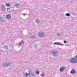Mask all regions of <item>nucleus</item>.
Wrapping results in <instances>:
<instances>
[{
    "label": "nucleus",
    "instance_id": "obj_2",
    "mask_svg": "<svg viewBox=\"0 0 77 77\" xmlns=\"http://www.w3.org/2000/svg\"><path fill=\"white\" fill-rule=\"evenodd\" d=\"M50 54L54 56H58V55L59 54V53L57 52V51H53L52 52H51L50 53Z\"/></svg>",
    "mask_w": 77,
    "mask_h": 77
},
{
    "label": "nucleus",
    "instance_id": "obj_4",
    "mask_svg": "<svg viewBox=\"0 0 77 77\" xmlns=\"http://www.w3.org/2000/svg\"><path fill=\"white\" fill-rule=\"evenodd\" d=\"M69 61H71L72 63H77V59L75 58H72L69 60Z\"/></svg>",
    "mask_w": 77,
    "mask_h": 77
},
{
    "label": "nucleus",
    "instance_id": "obj_8",
    "mask_svg": "<svg viewBox=\"0 0 77 77\" xmlns=\"http://www.w3.org/2000/svg\"><path fill=\"white\" fill-rule=\"evenodd\" d=\"M11 16L10 14H7L6 15V18L8 20H10L11 18Z\"/></svg>",
    "mask_w": 77,
    "mask_h": 77
},
{
    "label": "nucleus",
    "instance_id": "obj_25",
    "mask_svg": "<svg viewBox=\"0 0 77 77\" xmlns=\"http://www.w3.org/2000/svg\"><path fill=\"white\" fill-rule=\"evenodd\" d=\"M75 57L76 59H77V55H76L75 56Z\"/></svg>",
    "mask_w": 77,
    "mask_h": 77
},
{
    "label": "nucleus",
    "instance_id": "obj_11",
    "mask_svg": "<svg viewBox=\"0 0 77 77\" xmlns=\"http://www.w3.org/2000/svg\"><path fill=\"white\" fill-rule=\"evenodd\" d=\"M54 44H56L58 45H62V43L60 42H55L54 43Z\"/></svg>",
    "mask_w": 77,
    "mask_h": 77
},
{
    "label": "nucleus",
    "instance_id": "obj_22",
    "mask_svg": "<svg viewBox=\"0 0 77 77\" xmlns=\"http://www.w3.org/2000/svg\"><path fill=\"white\" fill-rule=\"evenodd\" d=\"M11 8V7H10L9 8H7V11H8V10H9V9H10Z\"/></svg>",
    "mask_w": 77,
    "mask_h": 77
},
{
    "label": "nucleus",
    "instance_id": "obj_18",
    "mask_svg": "<svg viewBox=\"0 0 77 77\" xmlns=\"http://www.w3.org/2000/svg\"><path fill=\"white\" fill-rule=\"evenodd\" d=\"M35 73L37 75H38V74H39V72L38 71H36Z\"/></svg>",
    "mask_w": 77,
    "mask_h": 77
},
{
    "label": "nucleus",
    "instance_id": "obj_19",
    "mask_svg": "<svg viewBox=\"0 0 77 77\" xmlns=\"http://www.w3.org/2000/svg\"><path fill=\"white\" fill-rule=\"evenodd\" d=\"M34 48H37V44H35L34 45Z\"/></svg>",
    "mask_w": 77,
    "mask_h": 77
},
{
    "label": "nucleus",
    "instance_id": "obj_12",
    "mask_svg": "<svg viewBox=\"0 0 77 77\" xmlns=\"http://www.w3.org/2000/svg\"><path fill=\"white\" fill-rule=\"evenodd\" d=\"M39 21L40 20L38 18H37L35 19V22L37 23H38L39 22Z\"/></svg>",
    "mask_w": 77,
    "mask_h": 77
},
{
    "label": "nucleus",
    "instance_id": "obj_20",
    "mask_svg": "<svg viewBox=\"0 0 77 77\" xmlns=\"http://www.w3.org/2000/svg\"><path fill=\"white\" fill-rule=\"evenodd\" d=\"M57 36H60L61 35V34L60 33H58L57 34Z\"/></svg>",
    "mask_w": 77,
    "mask_h": 77
},
{
    "label": "nucleus",
    "instance_id": "obj_23",
    "mask_svg": "<svg viewBox=\"0 0 77 77\" xmlns=\"http://www.w3.org/2000/svg\"><path fill=\"white\" fill-rule=\"evenodd\" d=\"M63 42L65 44H66V43H67V42H66V41H64Z\"/></svg>",
    "mask_w": 77,
    "mask_h": 77
},
{
    "label": "nucleus",
    "instance_id": "obj_17",
    "mask_svg": "<svg viewBox=\"0 0 77 77\" xmlns=\"http://www.w3.org/2000/svg\"><path fill=\"white\" fill-rule=\"evenodd\" d=\"M6 6L7 7H9V6H11V5H10V4L9 3H7L6 4Z\"/></svg>",
    "mask_w": 77,
    "mask_h": 77
},
{
    "label": "nucleus",
    "instance_id": "obj_6",
    "mask_svg": "<svg viewBox=\"0 0 77 77\" xmlns=\"http://www.w3.org/2000/svg\"><path fill=\"white\" fill-rule=\"evenodd\" d=\"M66 69L65 67L64 66L61 67L59 70V71L62 72V71H63Z\"/></svg>",
    "mask_w": 77,
    "mask_h": 77
},
{
    "label": "nucleus",
    "instance_id": "obj_3",
    "mask_svg": "<svg viewBox=\"0 0 77 77\" xmlns=\"http://www.w3.org/2000/svg\"><path fill=\"white\" fill-rule=\"evenodd\" d=\"M28 75H29V77H33L35 75L32 72H29V74H28L27 73H25L24 76L25 77H28Z\"/></svg>",
    "mask_w": 77,
    "mask_h": 77
},
{
    "label": "nucleus",
    "instance_id": "obj_21",
    "mask_svg": "<svg viewBox=\"0 0 77 77\" xmlns=\"http://www.w3.org/2000/svg\"><path fill=\"white\" fill-rule=\"evenodd\" d=\"M40 76H41V77H44V74H41L40 75Z\"/></svg>",
    "mask_w": 77,
    "mask_h": 77
},
{
    "label": "nucleus",
    "instance_id": "obj_15",
    "mask_svg": "<svg viewBox=\"0 0 77 77\" xmlns=\"http://www.w3.org/2000/svg\"><path fill=\"white\" fill-rule=\"evenodd\" d=\"M15 6L16 8H19L20 7V5L18 4H16Z\"/></svg>",
    "mask_w": 77,
    "mask_h": 77
},
{
    "label": "nucleus",
    "instance_id": "obj_10",
    "mask_svg": "<svg viewBox=\"0 0 77 77\" xmlns=\"http://www.w3.org/2000/svg\"><path fill=\"white\" fill-rule=\"evenodd\" d=\"M0 22L1 23H3L4 22V20H3V19L2 17H0Z\"/></svg>",
    "mask_w": 77,
    "mask_h": 77
},
{
    "label": "nucleus",
    "instance_id": "obj_16",
    "mask_svg": "<svg viewBox=\"0 0 77 77\" xmlns=\"http://www.w3.org/2000/svg\"><path fill=\"white\" fill-rule=\"evenodd\" d=\"M65 15L67 16V17H69V16H70V15H70V14L69 13H66Z\"/></svg>",
    "mask_w": 77,
    "mask_h": 77
},
{
    "label": "nucleus",
    "instance_id": "obj_7",
    "mask_svg": "<svg viewBox=\"0 0 77 77\" xmlns=\"http://www.w3.org/2000/svg\"><path fill=\"white\" fill-rule=\"evenodd\" d=\"M38 35L40 37H43L44 36V33L42 32H40L38 33Z\"/></svg>",
    "mask_w": 77,
    "mask_h": 77
},
{
    "label": "nucleus",
    "instance_id": "obj_24",
    "mask_svg": "<svg viewBox=\"0 0 77 77\" xmlns=\"http://www.w3.org/2000/svg\"><path fill=\"white\" fill-rule=\"evenodd\" d=\"M21 44H23V43H24V42H23V40H22L21 41Z\"/></svg>",
    "mask_w": 77,
    "mask_h": 77
},
{
    "label": "nucleus",
    "instance_id": "obj_13",
    "mask_svg": "<svg viewBox=\"0 0 77 77\" xmlns=\"http://www.w3.org/2000/svg\"><path fill=\"white\" fill-rule=\"evenodd\" d=\"M36 36L35 35H32L31 36V39H34V38H35Z\"/></svg>",
    "mask_w": 77,
    "mask_h": 77
},
{
    "label": "nucleus",
    "instance_id": "obj_1",
    "mask_svg": "<svg viewBox=\"0 0 77 77\" xmlns=\"http://www.w3.org/2000/svg\"><path fill=\"white\" fill-rule=\"evenodd\" d=\"M12 65V63H10L6 62L4 63L2 65L3 67L4 68H7Z\"/></svg>",
    "mask_w": 77,
    "mask_h": 77
},
{
    "label": "nucleus",
    "instance_id": "obj_9",
    "mask_svg": "<svg viewBox=\"0 0 77 77\" xmlns=\"http://www.w3.org/2000/svg\"><path fill=\"white\" fill-rule=\"evenodd\" d=\"M75 70L74 69H72L70 72V73L72 74H74L75 73Z\"/></svg>",
    "mask_w": 77,
    "mask_h": 77
},
{
    "label": "nucleus",
    "instance_id": "obj_5",
    "mask_svg": "<svg viewBox=\"0 0 77 77\" xmlns=\"http://www.w3.org/2000/svg\"><path fill=\"white\" fill-rule=\"evenodd\" d=\"M1 11H2V12H5L6 11V7H5V5H2L1 6Z\"/></svg>",
    "mask_w": 77,
    "mask_h": 77
},
{
    "label": "nucleus",
    "instance_id": "obj_14",
    "mask_svg": "<svg viewBox=\"0 0 77 77\" xmlns=\"http://www.w3.org/2000/svg\"><path fill=\"white\" fill-rule=\"evenodd\" d=\"M4 49H5V50H7V49H8V46H7V45H5L4 47Z\"/></svg>",
    "mask_w": 77,
    "mask_h": 77
}]
</instances>
